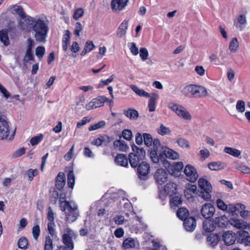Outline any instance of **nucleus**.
<instances>
[{
    "label": "nucleus",
    "mask_w": 250,
    "mask_h": 250,
    "mask_svg": "<svg viewBox=\"0 0 250 250\" xmlns=\"http://www.w3.org/2000/svg\"><path fill=\"white\" fill-rule=\"evenodd\" d=\"M21 28L23 30H31L37 42L45 43L49 31L46 21L43 18L27 17L21 20Z\"/></svg>",
    "instance_id": "nucleus-1"
},
{
    "label": "nucleus",
    "mask_w": 250,
    "mask_h": 250,
    "mask_svg": "<svg viewBox=\"0 0 250 250\" xmlns=\"http://www.w3.org/2000/svg\"><path fill=\"white\" fill-rule=\"evenodd\" d=\"M62 197H60L61 209L64 212L66 220L73 222L76 220L78 216V207L74 202L62 201Z\"/></svg>",
    "instance_id": "nucleus-2"
},
{
    "label": "nucleus",
    "mask_w": 250,
    "mask_h": 250,
    "mask_svg": "<svg viewBox=\"0 0 250 250\" xmlns=\"http://www.w3.org/2000/svg\"><path fill=\"white\" fill-rule=\"evenodd\" d=\"M183 93L190 97L198 98L208 95L207 89L203 86L195 84H189L183 89Z\"/></svg>",
    "instance_id": "nucleus-3"
},
{
    "label": "nucleus",
    "mask_w": 250,
    "mask_h": 250,
    "mask_svg": "<svg viewBox=\"0 0 250 250\" xmlns=\"http://www.w3.org/2000/svg\"><path fill=\"white\" fill-rule=\"evenodd\" d=\"M168 108L171 110L180 119L190 122L192 119L190 113L184 106L173 102L168 104Z\"/></svg>",
    "instance_id": "nucleus-4"
},
{
    "label": "nucleus",
    "mask_w": 250,
    "mask_h": 250,
    "mask_svg": "<svg viewBox=\"0 0 250 250\" xmlns=\"http://www.w3.org/2000/svg\"><path fill=\"white\" fill-rule=\"evenodd\" d=\"M184 173L187 180L190 182H195L198 178V174L196 168L191 165L188 164L185 167Z\"/></svg>",
    "instance_id": "nucleus-5"
},
{
    "label": "nucleus",
    "mask_w": 250,
    "mask_h": 250,
    "mask_svg": "<svg viewBox=\"0 0 250 250\" xmlns=\"http://www.w3.org/2000/svg\"><path fill=\"white\" fill-rule=\"evenodd\" d=\"M75 237L74 232L70 229L67 228L64 230V233L62 235L63 243L69 249L72 250L74 248V244L72 238Z\"/></svg>",
    "instance_id": "nucleus-6"
},
{
    "label": "nucleus",
    "mask_w": 250,
    "mask_h": 250,
    "mask_svg": "<svg viewBox=\"0 0 250 250\" xmlns=\"http://www.w3.org/2000/svg\"><path fill=\"white\" fill-rule=\"evenodd\" d=\"M108 99L103 96H99L93 99L87 104L85 105V109L87 110H90L104 105V103L107 101Z\"/></svg>",
    "instance_id": "nucleus-7"
},
{
    "label": "nucleus",
    "mask_w": 250,
    "mask_h": 250,
    "mask_svg": "<svg viewBox=\"0 0 250 250\" xmlns=\"http://www.w3.org/2000/svg\"><path fill=\"white\" fill-rule=\"evenodd\" d=\"M129 0H112L111 8L113 13H119L127 6Z\"/></svg>",
    "instance_id": "nucleus-8"
},
{
    "label": "nucleus",
    "mask_w": 250,
    "mask_h": 250,
    "mask_svg": "<svg viewBox=\"0 0 250 250\" xmlns=\"http://www.w3.org/2000/svg\"><path fill=\"white\" fill-rule=\"evenodd\" d=\"M247 13L245 11L240 14L237 16L233 22L234 26L241 31L244 29L247 23Z\"/></svg>",
    "instance_id": "nucleus-9"
},
{
    "label": "nucleus",
    "mask_w": 250,
    "mask_h": 250,
    "mask_svg": "<svg viewBox=\"0 0 250 250\" xmlns=\"http://www.w3.org/2000/svg\"><path fill=\"white\" fill-rule=\"evenodd\" d=\"M183 167L184 165L182 162H173L168 166L167 170L171 175L174 177H179Z\"/></svg>",
    "instance_id": "nucleus-10"
},
{
    "label": "nucleus",
    "mask_w": 250,
    "mask_h": 250,
    "mask_svg": "<svg viewBox=\"0 0 250 250\" xmlns=\"http://www.w3.org/2000/svg\"><path fill=\"white\" fill-rule=\"evenodd\" d=\"M215 211L214 206L210 203L204 204L201 208L202 215L206 219H209L213 216Z\"/></svg>",
    "instance_id": "nucleus-11"
},
{
    "label": "nucleus",
    "mask_w": 250,
    "mask_h": 250,
    "mask_svg": "<svg viewBox=\"0 0 250 250\" xmlns=\"http://www.w3.org/2000/svg\"><path fill=\"white\" fill-rule=\"evenodd\" d=\"M143 140L145 145L147 147L151 146L153 144V147H159L161 145L159 139H153L151 135L148 133H145L143 134Z\"/></svg>",
    "instance_id": "nucleus-12"
},
{
    "label": "nucleus",
    "mask_w": 250,
    "mask_h": 250,
    "mask_svg": "<svg viewBox=\"0 0 250 250\" xmlns=\"http://www.w3.org/2000/svg\"><path fill=\"white\" fill-rule=\"evenodd\" d=\"M154 178L158 184L162 185L167 181L168 174L164 169L160 168L155 172Z\"/></svg>",
    "instance_id": "nucleus-13"
},
{
    "label": "nucleus",
    "mask_w": 250,
    "mask_h": 250,
    "mask_svg": "<svg viewBox=\"0 0 250 250\" xmlns=\"http://www.w3.org/2000/svg\"><path fill=\"white\" fill-rule=\"evenodd\" d=\"M9 134V125L6 120L0 117V140L6 139Z\"/></svg>",
    "instance_id": "nucleus-14"
},
{
    "label": "nucleus",
    "mask_w": 250,
    "mask_h": 250,
    "mask_svg": "<svg viewBox=\"0 0 250 250\" xmlns=\"http://www.w3.org/2000/svg\"><path fill=\"white\" fill-rule=\"evenodd\" d=\"M9 12L13 14H17L20 17L19 20V26L21 27V20L25 19L29 16H26L22 8L18 5H14L9 8Z\"/></svg>",
    "instance_id": "nucleus-15"
},
{
    "label": "nucleus",
    "mask_w": 250,
    "mask_h": 250,
    "mask_svg": "<svg viewBox=\"0 0 250 250\" xmlns=\"http://www.w3.org/2000/svg\"><path fill=\"white\" fill-rule=\"evenodd\" d=\"M222 237L225 245L228 246H231L234 244L236 239L235 233L232 231H226Z\"/></svg>",
    "instance_id": "nucleus-16"
},
{
    "label": "nucleus",
    "mask_w": 250,
    "mask_h": 250,
    "mask_svg": "<svg viewBox=\"0 0 250 250\" xmlns=\"http://www.w3.org/2000/svg\"><path fill=\"white\" fill-rule=\"evenodd\" d=\"M159 97V95L156 93H152L150 95L148 103V108L149 112L155 111Z\"/></svg>",
    "instance_id": "nucleus-17"
},
{
    "label": "nucleus",
    "mask_w": 250,
    "mask_h": 250,
    "mask_svg": "<svg viewBox=\"0 0 250 250\" xmlns=\"http://www.w3.org/2000/svg\"><path fill=\"white\" fill-rule=\"evenodd\" d=\"M138 244L139 243L136 239L128 237L124 241L123 243V247L125 250H128L135 248Z\"/></svg>",
    "instance_id": "nucleus-18"
},
{
    "label": "nucleus",
    "mask_w": 250,
    "mask_h": 250,
    "mask_svg": "<svg viewBox=\"0 0 250 250\" xmlns=\"http://www.w3.org/2000/svg\"><path fill=\"white\" fill-rule=\"evenodd\" d=\"M164 192L165 194L169 195L170 197H172L173 195L177 194V185L176 184L169 182L165 186Z\"/></svg>",
    "instance_id": "nucleus-19"
},
{
    "label": "nucleus",
    "mask_w": 250,
    "mask_h": 250,
    "mask_svg": "<svg viewBox=\"0 0 250 250\" xmlns=\"http://www.w3.org/2000/svg\"><path fill=\"white\" fill-rule=\"evenodd\" d=\"M163 149L162 154L167 158L172 160H176L179 158V154L177 152L168 147L163 148Z\"/></svg>",
    "instance_id": "nucleus-20"
},
{
    "label": "nucleus",
    "mask_w": 250,
    "mask_h": 250,
    "mask_svg": "<svg viewBox=\"0 0 250 250\" xmlns=\"http://www.w3.org/2000/svg\"><path fill=\"white\" fill-rule=\"evenodd\" d=\"M137 170L140 176H145L149 173L150 167L147 163L143 162L138 166Z\"/></svg>",
    "instance_id": "nucleus-21"
},
{
    "label": "nucleus",
    "mask_w": 250,
    "mask_h": 250,
    "mask_svg": "<svg viewBox=\"0 0 250 250\" xmlns=\"http://www.w3.org/2000/svg\"><path fill=\"white\" fill-rule=\"evenodd\" d=\"M112 141V139L107 135L101 136L99 138L94 139L92 142V144L100 146L102 144L106 145Z\"/></svg>",
    "instance_id": "nucleus-22"
},
{
    "label": "nucleus",
    "mask_w": 250,
    "mask_h": 250,
    "mask_svg": "<svg viewBox=\"0 0 250 250\" xmlns=\"http://www.w3.org/2000/svg\"><path fill=\"white\" fill-rule=\"evenodd\" d=\"M128 25V21L127 20L123 21L117 30V36L118 37L122 38L125 35Z\"/></svg>",
    "instance_id": "nucleus-23"
},
{
    "label": "nucleus",
    "mask_w": 250,
    "mask_h": 250,
    "mask_svg": "<svg viewBox=\"0 0 250 250\" xmlns=\"http://www.w3.org/2000/svg\"><path fill=\"white\" fill-rule=\"evenodd\" d=\"M230 224L233 227L238 229H245L247 228V223L238 219H231L229 220Z\"/></svg>",
    "instance_id": "nucleus-24"
},
{
    "label": "nucleus",
    "mask_w": 250,
    "mask_h": 250,
    "mask_svg": "<svg viewBox=\"0 0 250 250\" xmlns=\"http://www.w3.org/2000/svg\"><path fill=\"white\" fill-rule=\"evenodd\" d=\"M184 226L187 230L193 231L196 227L195 219L192 217L186 219L184 220Z\"/></svg>",
    "instance_id": "nucleus-25"
},
{
    "label": "nucleus",
    "mask_w": 250,
    "mask_h": 250,
    "mask_svg": "<svg viewBox=\"0 0 250 250\" xmlns=\"http://www.w3.org/2000/svg\"><path fill=\"white\" fill-rule=\"evenodd\" d=\"M197 187L195 185H188L184 191L185 196L188 199H192L196 193Z\"/></svg>",
    "instance_id": "nucleus-26"
},
{
    "label": "nucleus",
    "mask_w": 250,
    "mask_h": 250,
    "mask_svg": "<svg viewBox=\"0 0 250 250\" xmlns=\"http://www.w3.org/2000/svg\"><path fill=\"white\" fill-rule=\"evenodd\" d=\"M65 183V175L63 173L60 172L58 174L56 179V187L59 189H62L64 187Z\"/></svg>",
    "instance_id": "nucleus-27"
},
{
    "label": "nucleus",
    "mask_w": 250,
    "mask_h": 250,
    "mask_svg": "<svg viewBox=\"0 0 250 250\" xmlns=\"http://www.w3.org/2000/svg\"><path fill=\"white\" fill-rule=\"evenodd\" d=\"M115 162L116 164L122 167L128 166V159L125 154H118L115 159Z\"/></svg>",
    "instance_id": "nucleus-28"
},
{
    "label": "nucleus",
    "mask_w": 250,
    "mask_h": 250,
    "mask_svg": "<svg viewBox=\"0 0 250 250\" xmlns=\"http://www.w3.org/2000/svg\"><path fill=\"white\" fill-rule=\"evenodd\" d=\"M131 147L133 151L132 153H134L139 159H142V160L144 159L146 156V151L143 148H140L135 145H133Z\"/></svg>",
    "instance_id": "nucleus-29"
},
{
    "label": "nucleus",
    "mask_w": 250,
    "mask_h": 250,
    "mask_svg": "<svg viewBox=\"0 0 250 250\" xmlns=\"http://www.w3.org/2000/svg\"><path fill=\"white\" fill-rule=\"evenodd\" d=\"M239 48V43L237 38L236 37L232 38L229 43V50L231 53H235L238 50Z\"/></svg>",
    "instance_id": "nucleus-30"
},
{
    "label": "nucleus",
    "mask_w": 250,
    "mask_h": 250,
    "mask_svg": "<svg viewBox=\"0 0 250 250\" xmlns=\"http://www.w3.org/2000/svg\"><path fill=\"white\" fill-rule=\"evenodd\" d=\"M224 151L225 153L234 157L241 158V151L237 149L226 146L224 148Z\"/></svg>",
    "instance_id": "nucleus-31"
},
{
    "label": "nucleus",
    "mask_w": 250,
    "mask_h": 250,
    "mask_svg": "<svg viewBox=\"0 0 250 250\" xmlns=\"http://www.w3.org/2000/svg\"><path fill=\"white\" fill-rule=\"evenodd\" d=\"M208 167L211 170L218 171L225 168L226 165L221 162H214L209 163Z\"/></svg>",
    "instance_id": "nucleus-32"
},
{
    "label": "nucleus",
    "mask_w": 250,
    "mask_h": 250,
    "mask_svg": "<svg viewBox=\"0 0 250 250\" xmlns=\"http://www.w3.org/2000/svg\"><path fill=\"white\" fill-rule=\"evenodd\" d=\"M198 186L200 188L204 191H211L212 187L210 183L206 179L203 178L199 179Z\"/></svg>",
    "instance_id": "nucleus-33"
},
{
    "label": "nucleus",
    "mask_w": 250,
    "mask_h": 250,
    "mask_svg": "<svg viewBox=\"0 0 250 250\" xmlns=\"http://www.w3.org/2000/svg\"><path fill=\"white\" fill-rule=\"evenodd\" d=\"M96 47L92 41H87L85 42L83 49L81 53V55L83 56L87 53L93 50Z\"/></svg>",
    "instance_id": "nucleus-34"
},
{
    "label": "nucleus",
    "mask_w": 250,
    "mask_h": 250,
    "mask_svg": "<svg viewBox=\"0 0 250 250\" xmlns=\"http://www.w3.org/2000/svg\"><path fill=\"white\" fill-rule=\"evenodd\" d=\"M240 216L244 220H250V210L247 209V207L244 205H241L240 210L238 212Z\"/></svg>",
    "instance_id": "nucleus-35"
},
{
    "label": "nucleus",
    "mask_w": 250,
    "mask_h": 250,
    "mask_svg": "<svg viewBox=\"0 0 250 250\" xmlns=\"http://www.w3.org/2000/svg\"><path fill=\"white\" fill-rule=\"evenodd\" d=\"M169 201L170 206L171 208H175L182 203L181 196L177 193L170 197Z\"/></svg>",
    "instance_id": "nucleus-36"
},
{
    "label": "nucleus",
    "mask_w": 250,
    "mask_h": 250,
    "mask_svg": "<svg viewBox=\"0 0 250 250\" xmlns=\"http://www.w3.org/2000/svg\"><path fill=\"white\" fill-rule=\"evenodd\" d=\"M220 237L219 234H210L208 236L207 240L208 244L211 247L216 246L219 242Z\"/></svg>",
    "instance_id": "nucleus-37"
},
{
    "label": "nucleus",
    "mask_w": 250,
    "mask_h": 250,
    "mask_svg": "<svg viewBox=\"0 0 250 250\" xmlns=\"http://www.w3.org/2000/svg\"><path fill=\"white\" fill-rule=\"evenodd\" d=\"M131 89L138 96L140 97H144L146 98H148L150 97L149 93L145 91L144 89H140L137 86L134 85H132L130 86Z\"/></svg>",
    "instance_id": "nucleus-38"
},
{
    "label": "nucleus",
    "mask_w": 250,
    "mask_h": 250,
    "mask_svg": "<svg viewBox=\"0 0 250 250\" xmlns=\"http://www.w3.org/2000/svg\"><path fill=\"white\" fill-rule=\"evenodd\" d=\"M114 146L116 149L122 151H125L128 148L125 142L122 140L115 141Z\"/></svg>",
    "instance_id": "nucleus-39"
},
{
    "label": "nucleus",
    "mask_w": 250,
    "mask_h": 250,
    "mask_svg": "<svg viewBox=\"0 0 250 250\" xmlns=\"http://www.w3.org/2000/svg\"><path fill=\"white\" fill-rule=\"evenodd\" d=\"M158 148L153 147V148L149 150L150 158L154 163H158L160 160L159 156L157 154Z\"/></svg>",
    "instance_id": "nucleus-40"
},
{
    "label": "nucleus",
    "mask_w": 250,
    "mask_h": 250,
    "mask_svg": "<svg viewBox=\"0 0 250 250\" xmlns=\"http://www.w3.org/2000/svg\"><path fill=\"white\" fill-rule=\"evenodd\" d=\"M129 160L131 166L133 167H136L139 166V164L142 159H139V157L135 156L134 153H130L129 155Z\"/></svg>",
    "instance_id": "nucleus-41"
},
{
    "label": "nucleus",
    "mask_w": 250,
    "mask_h": 250,
    "mask_svg": "<svg viewBox=\"0 0 250 250\" xmlns=\"http://www.w3.org/2000/svg\"><path fill=\"white\" fill-rule=\"evenodd\" d=\"M124 113L126 117L131 120H136L139 116L138 111L132 109L124 110Z\"/></svg>",
    "instance_id": "nucleus-42"
},
{
    "label": "nucleus",
    "mask_w": 250,
    "mask_h": 250,
    "mask_svg": "<svg viewBox=\"0 0 250 250\" xmlns=\"http://www.w3.org/2000/svg\"><path fill=\"white\" fill-rule=\"evenodd\" d=\"M189 213L187 208H180L177 211V215L179 218L182 220L187 219Z\"/></svg>",
    "instance_id": "nucleus-43"
},
{
    "label": "nucleus",
    "mask_w": 250,
    "mask_h": 250,
    "mask_svg": "<svg viewBox=\"0 0 250 250\" xmlns=\"http://www.w3.org/2000/svg\"><path fill=\"white\" fill-rule=\"evenodd\" d=\"M157 132L162 136H165L170 134L171 131L169 127L161 124L159 127L157 128Z\"/></svg>",
    "instance_id": "nucleus-44"
},
{
    "label": "nucleus",
    "mask_w": 250,
    "mask_h": 250,
    "mask_svg": "<svg viewBox=\"0 0 250 250\" xmlns=\"http://www.w3.org/2000/svg\"><path fill=\"white\" fill-rule=\"evenodd\" d=\"M241 205V203L229 204L228 205V208L227 211L233 215L236 211L239 212Z\"/></svg>",
    "instance_id": "nucleus-45"
},
{
    "label": "nucleus",
    "mask_w": 250,
    "mask_h": 250,
    "mask_svg": "<svg viewBox=\"0 0 250 250\" xmlns=\"http://www.w3.org/2000/svg\"><path fill=\"white\" fill-rule=\"evenodd\" d=\"M228 218L225 215H222L221 216L216 217L214 219V222L219 227H225L227 223Z\"/></svg>",
    "instance_id": "nucleus-46"
},
{
    "label": "nucleus",
    "mask_w": 250,
    "mask_h": 250,
    "mask_svg": "<svg viewBox=\"0 0 250 250\" xmlns=\"http://www.w3.org/2000/svg\"><path fill=\"white\" fill-rule=\"evenodd\" d=\"M105 125L106 123L104 121H101L98 123L91 125L88 127V130L92 131L99 129L103 128L105 127Z\"/></svg>",
    "instance_id": "nucleus-47"
},
{
    "label": "nucleus",
    "mask_w": 250,
    "mask_h": 250,
    "mask_svg": "<svg viewBox=\"0 0 250 250\" xmlns=\"http://www.w3.org/2000/svg\"><path fill=\"white\" fill-rule=\"evenodd\" d=\"M0 41L5 46H7L9 44L8 33L6 30H3L0 31Z\"/></svg>",
    "instance_id": "nucleus-48"
},
{
    "label": "nucleus",
    "mask_w": 250,
    "mask_h": 250,
    "mask_svg": "<svg viewBox=\"0 0 250 250\" xmlns=\"http://www.w3.org/2000/svg\"><path fill=\"white\" fill-rule=\"evenodd\" d=\"M178 146L183 149H189L190 144L189 142L184 138H179L177 140Z\"/></svg>",
    "instance_id": "nucleus-49"
},
{
    "label": "nucleus",
    "mask_w": 250,
    "mask_h": 250,
    "mask_svg": "<svg viewBox=\"0 0 250 250\" xmlns=\"http://www.w3.org/2000/svg\"><path fill=\"white\" fill-rule=\"evenodd\" d=\"M53 241L50 236H46L45 239L44 250H53Z\"/></svg>",
    "instance_id": "nucleus-50"
},
{
    "label": "nucleus",
    "mask_w": 250,
    "mask_h": 250,
    "mask_svg": "<svg viewBox=\"0 0 250 250\" xmlns=\"http://www.w3.org/2000/svg\"><path fill=\"white\" fill-rule=\"evenodd\" d=\"M203 227L207 231H212L214 229L215 226L211 221H205L203 224Z\"/></svg>",
    "instance_id": "nucleus-51"
},
{
    "label": "nucleus",
    "mask_w": 250,
    "mask_h": 250,
    "mask_svg": "<svg viewBox=\"0 0 250 250\" xmlns=\"http://www.w3.org/2000/svg\"><path fill=\"white\" fill-rule=\"evenodd\" d=\"M74 29L73 31L74 34L77 37H79L81 35V33L83 29V26L80 22H77L74 25Z\"/></svg>",
    "instance_id": "nucleus-52"
},
{
    "label": "nucleus",
    "mask_w": 250,
    "mask_h": 250,
    "mask_svg": "<svg viewBox=\"0 0 250 250\" xmlns=\"http://www.w3.org/2000/svg\"><path fill=\"white\" fill-rule=\"evenodd\" d=\"M44 136L42 134H40L38 136L32 137L30 141V144L32 146L39 144L43 139Z\"/></svg>",
    "instance_id": "nucleus-53"
},
{
    "label": "nucleus",
    "mask_w": 250,
    "mask_h": 250,
    "mask_svg": "<svg viewBox=\"0 0 250 250\" xmlns=\"http://www.w3.org/2000/svg\"><path fill=\"white\" fill-rule=\"evenodd\" d=\"M84 15V10L82 8H78L76 9L73 15V18L77 21L79 19L81 18Z\"/></svg>",
    "instance_id": "nucleus-54"
},
{
    "label": "nucleus",
    "mask_w": 250,
    "mask_h": 250,
    "mask_svg": "<svg viewBox=\"0 0 250 250\" xmlns=\"http://www.w3.org/2000/svg\"><path fill=\"white\" fill-rule=\"evenodd\" d=\"M236 109L238 112L244 113L245 111V103L242 100H238L236 104Z\"/></svg>",
    "instance_id": "nucleus-55"
},
{
    "label": "nucleus",
    "mask_w": 250,
    "mask_h": 250,
    "mask_svg": "<svg viewBox=\"0 0 250 250\" xmlns=\"http://www.w3.org/2000/svg\"><path fill=\"white\" fill-rule=\"evenodd\" d=\"M127 46L133 55L136 56L138 54L139 49L136 43L134 42H128Z\"/></svg>",
    "instance_id": "nucleus-56"
},
{
    "label": "nucleus",
    "mask_w": 250,
    "mask_h": 250,
    "mask_svg": "<svg viewBox=\"0 0 250 250\" xmlns=\"http://www.w3.org/2000/svg\"><path fill=\"white\" fill-rule=\"evenodd\" d=\"M68 185L69 187L73 188L75 184V176L73 171H70L67 176Z\"/></svg>",
    "instance_id": "nucleus-57"
},
{
    "label": "nucleus",
    "mask_w": 250,
    "mask_h": 250,
    "mask_svg": "<svg viewBox=\"0 0 250 250\" xmlns=\"http://www.w3.org/2000/svg\"><path fill=\"white\" fill-rule=\"evenodd\" d=\"M45 52V47L43 46H38L36 48L35 54L37 57L42 59Z\"/></svg>",
    "instance_id": "nucleus-58"
},
{
    "label": "nucleus",
    "mask_w": 250,
    "mask_h": 250,
    "mask_svg": "<svg viewBox=\"0 0 250 250\" xmlns=\"http://www.w3.org/2000/svg\"><path fill=\"white\" fill-rule=\"evenodd\" d=\"M71 35V33L68 30H65L62 37V43L70 44Z\"/></svg>",
    "instance_id": "nucleus-59"
},
{
    "label": "nucleus",
    "mask_w": 250,
    "mask_h": 250,
    "mask_svg": "<svg viewBox=\"0 0 250 250\" xmlns=\"http://www.w3.org/2000/svg\"><path fill=\"white\" fill-rule=\"evenodd\" d=\"M149 54L146 48L142 47L140 49V56L141 59L145 61L148 59Z\"/></svg>",
    "instance_id": "nucleus-60"
},
{
    "label": "nucleus",
    "mask_w": 250,
    "mask_h": 250,
    "mask_svg": "<svg viewBox=\"0 0 250 250\" xmlns=\"http://www.w3.org/2000/svg\"><path fill=\"white\" fill-rule=\"evenodd\" d=\"M216 205L219 209L223 211H227L228 210V205H226L221 199H218L216 200Z\"/></svg>",
    "instance_id": "nucleus-61"
},
{
    "label": "nucleus",
    "mask_w": 250,
    "mask_h": 250,
    "mask_svg": "<svg viewBox=\"0 0 250 250\" xmlns=\"http://www.w3.org/2000/svg\"><path fill=\"white\" fill-rule=\"evenodd\" d=\"M84 101L85 99L84 98H80L79 99V100L76 102L75 110L79 111L84 108H85V106H84Z\"/></svg>",
    "instance_id": "nucleus-62"
},
{
    "label": "nucleus",
    "mask_w": 250,
    "mask_h": 250,
    "mask_svg": "<svg viewBox=\"0 0 250 250\" xmlns=\"http://www.w3.org/2000/svg\"><path fill=\"white\" fill-rule=\"evenodd\" d=\"M237 168L240 172L244 174H250V167L244 164H240L237 167Z\"/></svg>",
    "instance_id": "nucleus-63"
},
{
    "label": "nucleus",
    "mask_w": 250,
    "mask_h": 250,
    "mask_svg": "<svg viewBox=\"0 0 250 250\" xmlns=\"http://www.w3.org/2000/svg\"><path fill=\"white\" fill-rule=\"evenodd\" d=\"M18 246L21 249H26L28 245V241L24 237L21 238L18 241Z\"/></svg>",
    "instance_id": "nucleus-64"
}]
</instances>
